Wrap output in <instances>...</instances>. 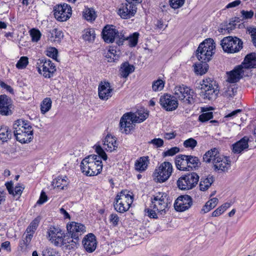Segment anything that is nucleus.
Returning <instances> with one entry per match:
<instances>
[{"mask_svg":"<svg viewBox=\"0 0 256 256\" xmlns=\"http://www.w3.org/2000/svg\"><path fill=\"white\" fill-rule=\"evenodd\" d=\"M16 139L22 144L30 142L33 138V129L28 121L18 120L13 126Z\"/></svg>","mask_w":256,"mask_h":256,"instance_id":"obj_1","label":"nucleus"},{"mask_svg":"<svg viewBox=\"0 0 256 256\" xmlns=\"http://www.w3.org/2000/svg\"><path fill=\"white\" fill-rule=\"evenodd\" d=\"M97 155L92 154L85 158L81 162L80 168L82 172L88 176H96L102 170V160H97Z\"/></svg>","mask_w":256,"mask_h":256,"instance_id":"obj_2","label":"nucleus"},{"mask_svg":"<svg viewBox=\"0 0 256 256\" xmlns=\"http://www.w3.org/2000/svg\"><path fill=\"white\" fill-rule=\"evenodd\" d=\"M216 44L210 38L200 44L196 50V56L199 60L210 61L215 52Z\"/></svg>","mask_w":256,"mask_h":256,"instance_id":"obj_3","label":"nucleus"},{"mask_svg":"<svg viewBox=\"0 0 256 256\" xmlns=\"http://www.w3.org/2000/svg\"><path fill=\"white\" fill-rule=\"evenodd\" d=\"M200 86L201 96L204 99L214 100L216 98L219 92V87L216 81L211 78H206L203 80Z\"/></svg>","mask_w":256,"mask_h":256,"instance_id":"obj_4","label":"nucleus"},{"mask_svg":"<svg viewBox=\"0 0 256 256\" xmlns=\"http://www.w3.org/2000/svg\"><path fill=\"white\" fill-rule=\"evenodd\" d=\"M133 202V197L126 190L118 193L114 202V210L120 213L128 211Z\"/></svg>","mask_w":256,"mask_h":256,"instance_id":"obj_5","label":"nucleus"},{"mask_svg":"<svg viewBox=\"0 0 256 256\" xmlns=\"http://www.w3.org/2000/svg\"><path fill=\"white\" fill-rule=\"evenodd\" d=\"M102 36L104 40L106 43H112L116 39V44L122 45L125 40L124 35L116 28L113 25L106 26L102 32Z\"/></svg>","mask_w":256,"mask_h":256,"instance_id":"obj_6","label":"nucleus"},{"mask_svg":"<svg viewBox=\"0 0 256 256\" xmlns=\"http://www.w3.org/2000/svg\"><path fill=\"white\" fill-rule=\"evenodd\" d=\"M200 177L197 173L191 172L182 175L176 182L178 187L181 190H192L198 184Z\"/></svg>","mask_w":256,"mask_h":256,"instance_id":"obj_7","label":"nucleus"},{"mask_svg":"<svg viewBox=\"0 0 256 256\" xmlns=\"http://www.w3.org/2000/svg\"><path fill=\"white\" fill-rule=\"evenodd\" d=\"M220 44L225 52L232 54L239 52L242 48L243 42L236 36H229L224 38Z\"/></svg>","mask_w":256,"mask_h":256,"instance_id":"obj_8","label":"nucleus"},{"mask_svg":"<svg viewBox=\"0 0 256 256\" xmlns=\"http://www.w3.org/2000/svg\"><path fill=\"white\" fill-rule=\"evenodd\" d=\"M172 171V166L171 163L165 162L156 168L153 178L156 182H163L170 177Z\"/></svg>","mask_w":256,"mask_h":256,"instance_id":"obj_9","label":"nucleus"},{"mask_svg":"<svg viewBox=\"0 0 256 256\" xmlns=\"http://www.w3.org/2000/svg\"><path fill=\"white\" fill-rule=\"evenodd\" d=\"M174 91L176 100L178 98L188 104L194 103V92L189 88L184 85L178 86H175Z\"/></svg>","mask_w":256,"mask_h":256,"instance_id":"obj_10","label":"nucleus"},{"mask_svg":"<svg viewBox=\"0 0 256 256\" xmlns=\"http://www.w3.org/2000/svg\"><path fill=\"white\" fill-rule=\"evenodd\" d=\"M168 196L166 193L164 192L162 194L160 193L159 196L154 197L152 201L151 208L156 209L161 214L166 213V210L170 208V204L171 201L168 200Z\"/></svg>","mask_w":256,"mask_h":256,"instance_id":"obj_11","label":"nucleus"},{"mask_svg":"<svg viewBox=\"0 0 256 256\" xmlns=\"http://www.w3.org/2000/svg\"><path fill=\"white\" fill-rule=\"evenodd\" d=\"M68 234L70 235L72 238V245L78 244L82 234L86 232V227L84 225L72 222L66 226Z\"/></svg>","mask_w":256,"mask_h":256,"instance_id":"obj_12","label":"nucleus"},{"mask_svg":"<svg viewBox=\"0 0 256 256\" xmlns=\"http://www.w3.org/2000/svg\"><path fill=\"white\" fill-rule=\"evenodd\" d=\"M56 18L60 22H65L72 16V10L70 5L66 4H58L54 8Z\"/></svg>","mask_w":256,"mask_h":256,"instance_id":"obj_13","label":"nucleus"},{"mask_svg":"<svg viewBox=\"0 0 256 256\" xmlns=\"http://www.w3.org/2000/svg\"><path fill=\"white\" fill-rule=\"evenodd\" d=\"M136 116L131 114V112L126 113L124 114L121 118L120 126V130L122 133H124L126 134L130 133L135 126V123L137 120H134Z\"/></svg>","mask_w":256,"mask_h":256,"instance_id":"obj_14","label":"nucleus"},{"mask_svg":"<svg viewBox=\"0 0 256 256\" xmlns=\"http://www.w3.org/2000/svg\"><path fill=\"white\" fill-rule=\"evenodd\" d=\"M160 104L162 107L168 112L174 110L177 108L178 104L176 98L168 94H165L160 96Z\"/></svg>","mask_w":256,"mask_h":256,"instance_id":"obj_15","label":"nucleus"},{"mask_svg":"<svg viewBox=\"0 0 256 256\" xmlns=\"http://www.w3.org/2000/svg\"><path fill=\"white\" fill-rule=\"evenodd\" d=\"M192 204V200L190 196L182 195L175 200L174 208L178 212H184L190 208Z\"/></svg>","mask_w":256,"mask_h":256,"instance_id":"obj_16","label":"nucleus"},{"mask_svg":"<svg viewBox=\"0 0 256 256\" xmlns=\"http://www.w3.org/2000/svg\"><path fill=\"white\" fill-rule=\"evenodd\" d=\"M14 105L12 99L5 94L0 95V114L9 116L12 114Z\"/></svg>","mask_w":256,"mask_h":256,"instance_id":"obj_17","label":"nucleus"},{"mask_svg":"<svg viewBox=\"0 0 256 256\" xmlns=\"http://www.w3.org/2000/svg\"><path fill=\"white\" fill-rule=\"evenodd\" d=\"M137 8L135 4H128L126 2L122 4L118 10V15L123 19H128L134 16Z\"/></svg>","mask_w":256,"mask_h":256,"instance_id":"obj_18","label":"nucleus"},{"mask_svg":"<svg viewBox=\"0 0 256 256\" xmlns=\"http://www.w3.org/2000/svg\"><path fill=\"white\" fill-rule=\"evenodd\" d=\"M214 170L218 172H228L230 166V161L226 156L216 157L213 160Z\"/></svg>","mask_w":256,"mask_h":256,"instance_id":"obj_19","label":"nucleus"},{"mask_svg":"<svg viewBox=\"0 0 256 256\" xmlns=\"http://www.w3.org/2000/svg\"><path fill=\"white\" fill-rule=\"evenodd\" d=\"M98 96L102 100H108L112 96L113 89L108 82H101L98 86Z\"/></svg>","mask_w":256,"mask_h":256,"instance_id":"obj_20","label":"nucleus"},{"mask_svg":"<svg viewBox=\"0 0 256 256\" xmlns=\"http://www.w3.org/2000/svg\"><path fill=\"white\" fill-rule=\"evenodd\" d=\"M82 242L87 252H92L96 250L97 243L96 236L93 234L90 233L86 236Z\"/></svg>","mask_w":256,"mask_h":256,"instance_id":"obj_21","label":"nucleus"},{"mask_svg":"<svg viewBox=\"0 0 256 256\" xmlns=\"http://www.w3.org/2000/svg\"><path fill=\"white\" fill-rule=\"evenodd\" d=\"M244 70L242 65L236 66L228 74V81L230 83L238 82L244 76Z\"/></svg>","mask_w":256,"mask_h":256,"instance_id":"obj_22","label":"nucleus"},{"mask_svg":"<svg viewBox=\"0 0 256 256\" xmlns=\"http://www.w3.org/2000/svg\"><path fill=\"white\" fill-rule=\"evenodd\" d=\"M188 155L178 154L176 156L175 164L176 168L182 171H188Z\"/></svg>","mask_w":256,"mask_h":256,"instance_id":"obj_23","label":"nucleus"},{"mask_svg":"<svg viewBox=\"0 0 256 256\" xmlns=\"http://www.w3.org/2000/svg\"><path fill=\"white\" fill-rule=\"evenodd\" d=\"M249 138L247 136H244L239 141L232 144V152L234 154H240L244 150L248 147V142Z\"/></svg>","mask_w":256,"mask_h":256,"instance_id":"obj_24","label":"nucleus"},{"mask_svg":"<svg viewBox=\"0 0 256 256\" xmlns=\"http://www.w3.org/2000/svg\"><path fill=\"white\" fill-rule=\"evenodd\" d=\"M241 65L244 69L256 68V53L252 52L247 54Z\"/></svg>","mask_w":256,"mask_h":256,"instance_id":"obj_25","label":"nucleus"},{"mask_svg":"<svg viewBox=\"0 0 256 256\" xmlns=\"http://www.w3.org/2000/svg\"><path fill=\"white\" fill-rule=\"evenodd\" d=\"M42 68L43 76L47 78H50L52 74L56 70L55 66L50 60H45Z\"/></svg>","mask_w":256,"mask_h":256,"instance_id":"obj_26","label":"nucleus"},{"mask_svg":"<svg viewBox=\"0 0 256 256\" xmlns=\"http://www.w3.org/2000/svg\"><path fill=\"white\" fill-rule=\"evenodd\" d=\"M104 148L106 151L112 152L118 148L116 140L115 138L108 134L104 142Z\"/></svg>","mask_w":256,"mask_h":256,"instance_id":"obj_27","label":"nucleus"},{"mask_svg":"<svg viewBox=\"0 0 256 256\" xmlns=\"http://www.w3.org/2000/svg\"><path fill=\"white\" fill-rule=\"evenodd\" d=\"M149 164L150 160L148 156L140 157L135 162V168L140 172L144 171L147 168Z\"/></svg>","mask_w":256,"mask_h":256,"instance_id":"obj_28","label":"nucleus"},{"mask_svg":"<svg viewBox=\"0 0 256 256\" xmlns=\"http://www.w3.org/2000/svg\"><path fill=\"white\" fill-rule=\"evenodd\" d=\"M200 62L196 64L194 66V70L196 74H197L202 75L206 74L208 69V65L207 62L208 61L206 60H199Z\"/></svg>","mask_w":256,"mask_h":256,"instance_id":"obj_29","label":"nucleus"},{"mask_svg":"<svg viewBox=\"0 0 256 256\" xmlns=\"http://www.w3.org/2000/svg\"><path fill=\"white\" fill-rule=\"evenodd\" d=\"M134 70V66L130 64L128 62H125L121 65L120 72L122 77L126 78Z\"/></svg>","mask_w":256,"mask_h":256,"instance_id":"obj_30","label":"nucleus"},{"mask_svg":"<svg viewBox=\"0 0 256 256\" xmlns=\"http://www.w3.org/2000/svg\"><path fill=\"white\" fill-rule=\"evenodd\" d=\"M214 182V177L208 175L206 178L202 177L200 182V190H207Z\"/></svg>","mask_w":256,"mask_h":256,"instance_id":"obj_31","label":"nucleus"},{"mask_svg":"<svg viewBox=\"0 0 256 256\" xmlns=\"http://www.w3.org/2000/svg\"><path fill=\"white\" fill-rule=\"evenodd\" d=\"M12 134L9 128L6 126H2L0 128V143L6 142L11 138Z\"/></svg>","mask_w":256,"mask_h":256,"instance_id":"obj_32","label":"nucleus"},{"mask_svg":"<svg viewBox=\"0 0 256 256\" xmlns=\"http://www.w3.org/2000/svg\"><path fill=\"white\" fill-rule=\"evenodd\" d=\"M188 171L196 170L200 166L201 163L198 157L188 155Z\"/></svg>","mask_w":256,"mask_h":256,"instance_id":"obj_33","label":"nucleus"},{"mask_svg":"<svg viewBox=\"0 0 256 256\" xmlns=\"http://www.w3.org/2000/svg\"><path fill=\"white\" fill-rule=\"evenodd\" d=\"M218 201V199L216 198H212L208 201L201 210V213L206 214L210 212L217 205Z\"/></svg>","mask_w":256,"mask_h":256,"instance_id":"obj_34","label":"nucleus"},{"mask_svg":"<svg viewBox=\"0 0 256 256\" xmlns=\"http://www.w3.org/2000/svg\"><path fill=\"white\" fill-rule=\"evenodd\" d=\"M218 156L219 154L218 150L216 148H214L206 152L204 156L203 159L206 162L209 163L212 160L213 161V160L215 158L218 157Z\"/></svg>","mask_w":256,"mask_h":256,"instance_id":"obj_35","label":"nucleus"},{"mask_svg":"<svg viewBox=\"0 0 256 256\" xmlns=\"http://www.w3.org/2000/svg\"><path fill=\"white\" fill-rule=\"evenodd\" d=\"M68 178L66 176L62 178V176H58L55 180H54L52 183L54 187H57L60 189L63 190L64 187L68 184L67 182Z\"/></svg>","mask_w":256,"mask_h":256,"instance_id":"obj_36","label":"nucleus"},{"mask_svg":"<svg viewBox=\"0 0 256 256\" xmlns=\"http://www.w3.org/2000/svg\"><path fill=\"white\" fill-rule=\"evenodd\" d=\"M52 102L50 98H45L40 104V110L42 114H44L50 110L52 107Z\"/></svg>","mask_w":256,"mask_h":256,"instance_id":"obj_37","label":"nucleus"},{"mask_svg":"<svg viewBox=\"0 0 256 256\" xmlns=\"http://www.w3.org/2000/svg\"><path fill=\"white\" fill-rule=\"evenodd\" d=\"M96 37L94 30L92 28L86 30L84 34L82 35V38L85 41H88L92 42L94 41Z\"/></svg>","mask_w":256,"mask_h":256,"instance_id":"obj_38","label":"nucleus"},{"mask_svg":"<svg viewBox=\"0 0 256 256\" xmlns=\"http://www.w3.org/2000/svg\"><path fill=\"white\" fill-rule=\"evenodd\" d=\"M131 114L136 116V118H134V120H138L136 122V123H140L144 122L148 116V112H145L142 110L138 111L135 113L131 112Z\"/></svg>","mask_w":256,"mask_h":256,"instance_id":"obj_39","label":"nucleus"},{"mask_svg":"<svg viewBox=\"0 0 256 256\" xmlns=\"http://www.w3.org/2000/svg\"><path fill=\"white\" fill-rule=\"evenodd\" d=\"M51 34L50 38H54V42H59L63 38L64 34L62 30L57 28H54L50 32Z\"/></svg>","mask_w":256,"mask_h":256,"instance_id":"obj_40","label":"nucleus"},{"mask_svg":"<svg viewBox=\"0 0 256 256\" xmlns=\"http://www.w3.org/2000/svg\"><path fill=\"white\" fill-rule=\"evenodd\" d=\"M67 235H64L63 236V240H65L66 241L64 242V246L66 247V249L68 250H72L74 249L75 248H77L78 245H79L78 244H76L74 245H72V238H71L70 235L68 233L66 234Z\"/></svg>","mask_w":256,"mask_h":256,"instance_id":"obj_41","label":"nucleus"},{"mask_svg":"<svg viewBox=\"0 0 256 256\" xmlns=\"http://www.w3.org/2000/svg\"><path fill=\"white\" fill-rule=\"evenodd\" d=\"M50 240L51 241L52 243L56 246H64V242L66 241L65 240H63L62 234V233L58 236H52V238H50Z\"/></svg>","mask_w":256,"mask_h":256,"instance_id":"obj_42","label":"nucleus"},{"mask_svg":"<svg viewBox=\"0 0 256 256\" xmlns=\"http://www.w3.org/2000/svg\"><path fill=\"white\" fill-rule=\"evenodd\" d=\"M139 34L137 32H134L130 35L128 38H125V40H128L129 45L130 47H134L136 46L138 42Z\"/></svg>","mask_w":256,"mask_h":256,"instance_id":"obj_43","label":"nucleus"},{"mask_svg":"<svg viewBox=\"0 0 256 256\" xmlns=\"http://www.w3.org/2000/svg\"><path fill=\"white\" fill-rule=\"evenodd\" d=\"M95 150L96 154H98L97 160H101L102 159L106 160H107L108 156L104 150L100 146H96Z\"/></svg>","mask_w":256,"mask_h":256,"instance_id":"obj_44","label":"nucleus"},{"mask_svg":"<svg viewBox=\"0 0 256 256\" xmlns=\"http://www.w3.org/2000/svg\"><path fill=\"white\" fill-rule=\"evenodd\" d=\"M28 58L26 56H22L16 64V67L18 69H24L28 64Z\"/></svg>","mask_w":256,"mask_h":256,"instance_id":"obj_45","label":"nucleus"},{"mask_svg":"<svg viewBox=\"0 0 256 256\" xmlns=\"http://www.w3.org/2000/svg\"><path fill=\"white\" fill-rule=\"evenodd\" d=\"M164 82L162 80H158L152 83V88L154 92L161 90L164 87Z\"/></svg>","mask_w":256,"mask_h":256,"instance_id":"obj_46","label":"nucleus"},{"mask_svg":"<svg viewBox=\"0 0 256 256\" xmlns=\"http://www.w3.org/2000/svg\"><path fill=\"white\" fill-rule=\"evenodd\" d=\"M84 16L88 20H94L96 18V14L93 9L88 8L84 14Z\"/></svg>","mask_w":256,"mask_h":256,"instance_id":"obj_47","label":"nucleus"},{"mask_svg":"<svg viewBox=\"0 0 256 256\" xmlns=\"http://www.w3.org/2000/svg\"><path fill=\"white\" fill-rule=\"evenodd\" d=\"M197 142L193 138H190L184 142V146L186 148L194 149L197 145Z\"/></svg>","mask_w":256,"mask_h":256,"instance_id":"obj_48","label":"nucleus"},{"mask_svg":"<svg viewBox=\"0 0 256 256\" xmlns=\"http://www.w3.org/2000/svg\"><path fill=\"white\" fill-rule=\"evenodd\" d=\"M42 256H60L58 252L51 248H46L42 252Z\"/></svg>","mask_w":256,"mask_h":256,"instance_id":"obj_49","label":"nucleus"},{"mask_svg":"<svg viewBox=\"0 0 256 256\" xmlns=\"http://www.w3.org/2000/svg\"><path fill=\"white\" fill-rule=\"evenodd\" d=\"M247 32L250 35L252 42L256 48V27H248Z\"/></svg>","mask_w":256,"mask_h":256,"instance_id":"obj_50","label":"nucleus"},{"mask_svg":"<svg viewBox=\"0 0 256 256\" xmlns=\"http://www.w3.org/2000/svg\"><path fill=\"white\" fill-rule=\"evenodd\" d=\"M213 118L212 112H206L202 113L198 116V120L201 122H206L212 119Z\"/></svg>","mask_w":256,"mask_h":256,"instance_id":"obj_51","label":"nucleus"},{"mask_svg":"<svg viewBox=\"0 0 256 256\" xmlns=\"http://www.w3.org/2000/svg\"><path fill=\"white\" fill-rule=\"evenodd\" d=\"M30 35L32 42H37L40 38L41 33L40 30L36 29H32L30 30Z\"/></svg>","mask_w":256,"mask_h":256,"instance_id":"obj_52","label":"nucleus"},{"mask_svg":"<svg viewBox=\"0 0 256 256\" xmlns=\"http://www.w3.org/2000/svg\"><path fill=\"white\" fill-rule=\"evenodd\" d=\"M179 151V148L176 146L172 147L171 148L168 149V150L164 152H163V156H173L178 152Z\"/></svg>","mask_w":256,"mask_h":256,"instance_id":"obj_53","label":"nucleus"},{"mask_svg":"<svg viewBox=\"0 0 256 256\" xmlns=\"http://www.w3.org/2000/svg\"><path fill=\"white\" fill-rule=\"evenodd\" d=\"M58 54V50L54 47L50 48L46 50V55L55 60H56Z\"/></svg>","mask_w":256,"mask_h":256,"instance_id":"obj_54","label":"nucleus"},{"mask_svg":"<svg viewBox=\"0 0 256 256\" xmlns=\"http://www.w3.org/2000/svg\"><path fill=\"white\" fill-rule=\"evenodd\" d=\"M185 0H170L171 7L174 9L178 8L184 4Z\"/></svg>","mask_w":256,"mask_h":256,"instance_id":"obj_55","label":"nucleus"},{"mask_svg":"<svg viewBox=\"0 0 256 256\" xmlns=\"http://www.w3.org/2000/svg\"><path fill=\"white\" fill-rule=\"evenodd\" d=\"M110 222L114 226H116L118 224L120 218L116 214H112L110 216Z\"/></svg>","mask_w":256,"mask_h":256,"instance_id":"obj_56","label":"nucleus"},{"mask_svg":"<svg viewBox=\"0 0 256 256\" xmlns=\"http://www.w3.org/2000/svg\"><path fill=\"white\" fill-rule=\"evenodd\" d=\"M24 188V187L23 185L18 184V186H15L14 189V194H12L14 196H18L19 198L21 196Z\"/></svg>","mask_w":256,"mask_h":256,"instance_id":"obj_57","label":"nucleus"},{"mask_svg":"<svg viewBox=\"0 0 256 256\" xmlns=\"http://www.w3.org/2000/svg\"><path fill=\"white\" fill-rule=\"evenodd\" d=\"M243 19L247 20L250 19L252 18L254 14V12L252 10H250V11H246L244 10H242L240 12Z\"/></svg>","mask_w":256,"mask_h":256,"instance_id":"obj_58","label":"nucleus"},{"mask_svg":"<svg viewBox=\"0 0 256 256\" xmlns=\"http://www.w3.org/2000/svg\"><path fill=\"white\" fill-rule=\"evenodd\" d=\"M148 143L154 145L157 148H160L163 146L164 140L160 138H156L151 140Z\"/></svg>","mask_w":256,"mask_h":256,"instance_id":"obj_59","label":"nucleus"},{"mask_svg":"<svg viewBox=\"0 0 256 256\" xmlns=\"http://www.w3.org/2000/svg\"><path fill=\"white\" fill-rule=\"evenodd\" d=\"M50 238H52L54 236H58L59 234H61V231L56 229L54 228H50V229L48 232Z\"/></svg>","mask_w":256,"mask_h":256,"instance_id":"obj_60","label":"nucleus"},{"mask_svg":"<svg viewBox=\"0 0 256 256\" xmlns=\"http://www.w3.org/2000/svg\"><path fill=\"white\" fill-rule=\"evenodd\" d=\"M47 200H48L47 196L46 195V193L44 191H42L40 194V198L38 200L36 204H43L44 202H46L47 201Z\"/></svg>","mask_w":256,"mask_h":256,"instance_id":"obj_61","label":"nucleus"},{"mask_svg":"<svg viewBox=\"0 0 256 256\" xmlns=\"http://www.w3.org/2000/svg\"><path fill=\"white\" fill-rule=\"evenodd\" d=\"M145 212L148 214V216L150 218H158L157 214L156 212V210L147 208L145 210Z\"/></svg>","mask_w":256,"mask_h":256,"instance_id":"obj_62","label":"nucleus"},{"mask_svg":"<svg viewBox=\"0 0 256 256\" xmlns=\"http://www.w3.org/2000/svg\"><path fill=\"white\" fill-rule=\"evenodd\" d=\"M236 20L230 21L228 24L226 25V30L230 32L236 28Z\"/></svg>","mask_w":256,"mask_h":256,"instance_id":"obj_63","label":"nucleus"},{"mask_svg":"<svg viewBox=\"0 0 256 256\" xmlns=\"http://www.w3.org/2000/svg\"><path fill=\"white\" fill-rule=\"evenodd\" d=\"M10 194H14L13 182L12 181L6 182L5 184Z\"/></svg>","mask_w":256,"mask_h":256,"instance_id":"obj_64","label":"nucleus"}]
</instances>
